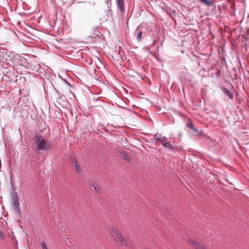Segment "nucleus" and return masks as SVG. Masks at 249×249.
I'll return each mask as SVG.
<instances>
[{"instance_id":"nucleus-1","label":"nucleus","mask_w":249,"mask_h":249,"mask_svg":"<svg viewBox=\"0 0 249 249\" xmlns=\"http://www.w3.org/2000/svg\"><path fill=\"white\" fill-rule=\"evenodd\" d=\"M108 231L117 244L125 247L131 246L130 241L127 238L123 236L121 231L115 226H109L108 228Z\"/></svg>"},{"instance_id":"nucleus-2","label":"nucleus","mask_w":249,"mask_h":249,"mask_svg":"<svg viewBox=\"0 0 249 249\" xmlns=\"http://www.w3.org/2000/svg\"><path fill=\"white\" fill-rule=\"evenodd\" d=\"M34 140L35 143L37 145L38 150L45 151L50 147L48 141L38 135L35 136Z\"/></svg>"},{"instance_id":"nucleus-3","label":"nucleus","mask_w":249,"mask_h":249,"mask_svg":"<svg viewBox=\"0 0 249 249\" xmlns=\"http://www.w3.org/2000/svg\"><path fill=\"white\" fill-rule=\"evenodd\" d=\"M188 243L195 249H208L204 244L200 243L196 239L189 238L188 240Z\"/></svg>"},{"instance_id":"nucleus-4","label":"nucleus","mask_w":249,"mask_h":249,"mask_svg":"<svg viewBox=\"0 0 249 249\" xmlns=\"http://www.w3.org/2000/svg\"><path fill=\"white\" fill-rule=\"evenodd\" d=\"M157 142H159L162 146L170 150H173L174 147L172 145L170 142L165 137H162L160 134L158 136H157Z\"/></svg>"},{"instance_id":"nucleus-5","label":"nucleus","mask_w":249,"mask_h":249,"mask_svg":"<svg viewBox=\"0 0 249 249\" xmlns=\"http://www.w3.org/2000/svg\"><path fill=\"white\" fill-rule=\"evenodd\" d=\"M221 89L224 94L228 97L230 99L232 100L233 99V94L232 91H231L225 87H222Z\"/></svg>"},{"instance_id":"nucleus-6","label":"nucleus","mask_w":249,"mask_h":249,"mask_svg":"<svg viewBox=\"0 0 249 249\" xmlns=\"http://www.w3.org/2000/svg\"><path fill=\"white\" fill-rule=\"evenodd\" d=\"M117 5L120 10L122 12L124 11V0H116Z\"/></svg>"},{"instance_id":"nucleus-7","label":"nucleus","mask_w":249,"mask_h":249,"mask_svg":"<svg viewBox=\"0 0 249 249\" xmlns=\"http://www.w3.org/2000/svg\"><path fill=\"white\" fill-rule=\"evenodd\" d=\"M72 164L74 166L75 170L78 172H81V168L78 164V162L76 159H73L71 161Z\"/></svg>"},{"instance_id":"nucleus-8","label":"nucleus","mask_w":249,"mask_h":249,"mask_svg":"<svg viewBox=\"0 0 249 249\" xmlns=\"http://www.w3.org/2000/svg\"><path fill=\"white\" fill-rule=\"evenodd\" d=\"M199 2L208 6H211L214 4L212 0H198Z\"/></svg>"},{"instance_id":"nucleus-9","label":"nucleus","mask_w":249,"mask_h":249,"mask_svg":"<svg viewBox=\"0 0 249 249\" xmlns=\"http://www.w3.org/2000/svg\"><path fill=\"white\" fill-rule=\"evenodd\" d=\"M187 127L193 130L195 132H198V130L194 126L192 122H189L187 124Z\"/></svg>"},{"instance_id":"nucleus-10","label":"nucleus","mask_w":249,"mask_h":249,"mask_svg":"<svg viewBox=\"0 0 249 249\" xmlns=\"http://www.w3.org/2000/svg\"><path fill=\"white\" fill-rule=\"evenodd\" d=\"M91 186H92L94 191L97 192V193H100L101 192V187L96 183H94L93 185L90 184Z\"/></svg>"},{"instance_id":"nucleus-11","label":"nucleus","mask_w":249,"mask_h":249,"mask_svg":"<svg viewBox=\"0 0 249 249\" xmlns=\"http://www.w3.org/2000/svg\"><path fill=\"white\" fill-rule=\"evenodd\" d=\"M122 155V158L126 161H127L128 162H130L131 161V160H130L129 157L126 153H123Z\"/></svg>"},{"instance_id":"nucleus-12","label":"nucleus","mask_w":249,"mask_h":249,"mask_svg":"<svg viewBox=\"0 0 249 249\" xmlns=\"http://www.w3.org/2000/svg\"><path fill=\"white\" fill-rule=\"evenodd\" d=\"M142 32L141 31H139L137 35V39L138 41H140L142 39Z\"/></svg>"},{"instance_id":"nucleus-13","label":"nucleus","mask_w":249,"mask_h":249,"mask_svg":"<svg viewBox=\"0 0 249 249\" xmlns=\"http://www.w3.org/2000/svg\"><path fill=\"white\" fill-rule=\"evenodd\" d=\"M0 238L1 240H4L5 239V235L3 232L1 230H0Z\"/></svg>"},{"instance_id":"nucleus-14","label":"nucleus","mask_w":249,"mask_h":249,"mask_svg":"<svg viewBox=\"0 0 249 249\" xmlns=\"http://www.w3.org/2000/svg\"><path fill=\"white\" fill-rule=\"evenodd\" d=\"M42 249H48L44 242L42 241L41 243Z\"/></svg>"},{"instance_id":"nucleus-15","label":"nucleus","mask_w":249,"mask_h":249,"mask_svg":"<svg viewBox=\"0 0 249 249\" xmlns=\"http://www.w3.org/2000/svg\"><path fill=\"white\" fill-rule=\"evenodd\" d=\"M143 249H154V246H153L152 247L147 246L144 248Z\"/></svg>"},{"instance_id":"nucleus-16","label":"nucleus","mask_w":249,"mask_h":249,"mask_svg":"<svg viewBox=\"0 0 249 249\" xmlns=\"http://www.w3.org/2000/svg\"><path fill=\"white\" fill-rule=\"evenodd\" d=\"M220 71L219 70H217V72L216 73V75L218 77H220Z\"/></svg>"}]
</instances>
